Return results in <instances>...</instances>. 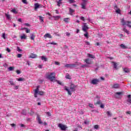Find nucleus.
I'll use <instances>...</instances> for the list:
<instances>
[{"mask_svg":"<svg viewBox=\"0 0 131 131\" xmlns=\"http://www.w3.org/2000/svg\"><path fill=\"white\" fill-rule=\"evenodd\" d=\"M55 65H58V66H60L61 64L58 61H55Z\"/></svg>","mask_w":131,"mask_h":131,"instance_id":"44","label":"nucleus"},{"mask_svg":"<svg viewBox=\"0 0 131 131\" xmlns=\"http://www.w3.org/2000/svg\"><path fill=\"white\" fill-rule=\"evenodd\" d=\"M41 59L42 61H45V62H47V61H48V58L44 56H41Z\"/></svg>","mask_w":131,"mask_h":131,"instance_id":"19","label":"nucleus"},{"mask_svg":"<svg viewBox=\"0 0 131 131\" xmlns=\"http://www.w3.org/2000/svg\"><path fill=\"white\" fill-rule=\"evenodd\" d=\"M70 4H73L75 3V0H69Z\"/></svg>","mask_w":131,"mask_h":131,"instance_id":"40","label":"nucleus"},{"mask_svg":"<svg viewBox=\"0 0 131 131\" xmlns=\"http://www.w3.org/2000/svg\"><path fill=\"white\" fill-rule=\"evenodd\" d=\"M2 37H3V38H4V39H6V33H3Z\"/></svg>","mask_w":131,"mask_h":131,"instance_id":"43","label":"nucleus"},{"mask_svg":"<svg viewBox=\"0 0 131 131\" xmlns=\"http://www.w3.org/2000/svg\"><path fill=\"white\" fill-rule=\"evenodd\" d=\"M9 82L11 85H14L15 83H14V80L13 79H11V80L9 81Z\"/></svg>","mask_w":131,"mask_h":131,"instance_id":"30","label":"nucleus"},{"mask_svg":"<svg viewBox=\"0 0 131 131\" xmlns=\"http://www.w3.org/2000/svg\"><path fill=\"white\" fill-rule=\"evenodd\" d=\"M84 36L85 37H89V33L86 32V33L84 34Z\"/></svg>","mask_w":131,"mask_h":131,"instance_id":"48","label":"nucleus"},{"mask_svg":"<svg viewBox=\"0 0 131 131\" xmlns=\"http://www.w3.org/2000/svg\"><path fill=\"white\" fill-rule=\"evenodd\" d=\"M58 126L60 128L61 130H66L67 129V126L63 124L59 123Z\"/></svg>","mask_w":131,"mask_h":131,"instance_id":"3","label":"nucleus"},{"mask_svg":"<svg viewBox=\"0 0 131 131\" xmlns=\"http://www.w3.org/2000/svg\"><path fill=\"white\" fill-rule=\"evenodd\" d=\"M69 12L70 15H71V16H72L73 13H74L75 12V10L74 9H72L71 8H69Z\"/></svg>","mask_w":131,"mask_h":131,"instance_id":"12","label":"nucleus"},{"mask_svg":"<svg viewBox=\"0 0 131 131\" xmlns=\"http://www.w3.org/2000/svg\"><path fill=\"white\" fill-rule=\"evenodd\" d=\"M30 38L32 40H34V38H35V36L33 34H32Z\"/></svg>","mask_w":131,"mask_h":131,"instance_id":"36","label":"nucleus"},{"mask_svg":"<svg viewBox=\"0 0 131 131\" xmlns=\"http://www.w3.org/2000/svg\"><path fill=\"white\" fill-rule=\"evenodd\" d=\"M81 6L82 9L83 10H85L86 9V8H85V6H86V2H85V1H84L83 3L81 4Z\"/></svg>","mask_w":131,"mask_h":131,"instance_id":"8","label":"nucleus"},{"mask_svg":"<svg viewBox=\"0 0 131 131\" xmlns=\"http://www.w3.org/2000/svg\"><path fill=\"white\" fill-rule=\"evenodd\" d=\"M24 25H25L26 26H27L28 27H30V25L28 23H25L24 24Z\"/></svg>","mask_w":131,"mask_h":131,"instance_id":"50","label":"nucleus"},{"mask_svg":"<svg viewBox=\"0 0 131 131\" xmlns=\"http://www.w3.org/2000/svg\"><path fill=\"white\" fill-rule=\"evenodd\" d=\"M24 81V78H19V79H18V81Z\"/></svg>","mask_w":131,"mask_h":131,"instance_id":"45","label":"nucleus"},{"mask_svg":"<svg viewBox=\"0 0 131 131\" xmlns=\"http://www.w3.org/2000/svg\"><path fill=\"white\" fill-rule=\"evenodd\" d=\"M126 26H128V27H129V28H131V22L129 21H126Z\"/></svg>","mask_w":131,"mask_h":131,"instance_id":"23","label":"nucleus"},{"mask_svg":"<svg viewBox=\"0 0 131 131\" xmlns=\"http://www.w3.org/2000/svg\"><path fill=\"white\" fill-rule=\"evenodd\" d=\"M53 18H54V19H60V18H61V17L59 15H57V16H54Z\"/></svg>","mask_w":131,"mask_h":131,"instance_id":"38","label":"nucleus"},{"mask_svg":"<svg viewBox=\"0 0 131 131\" xmlns=\"http://www.w3.org/2000/svg\"><path fill=\"white\" fill-rule=\"evenodd\" d=\"M120 47L122 49H127V47L125 46V45H123V44H121L120 45Z\"/></svg>","mask_w":131,"mask_h":131,"instance_id":"26","label":"nucleus"},{"mask_svg":"<svg viewBox=\"0 0 131 131\" xmlns=\"http://www.w3.org/2000/svg\"><path fill=\"white\" fill-rule=\"evenodd\" d=\"M10 12H11V13H13L14 14H18V11H17L15 9H13L10 11Z\"/></svg>","mask_w":131,"mask_h":131,"instance_id":"22","label":"nucleus"},{"mask_svg":"<svg viewBox=\"0 0 131 131\" xmlns=\"http://www.w3.org/2000/svg\"><path fill=\"white\" fill-rule=\"evenodd\" d=\"M66 77V78H67V79H71V77H70V75H69V74L67 75Z\"/></svg>","mask_w":131,"mask_h":131,"instance_id":"41","label":"nucleus"},{"mask_svg":"<svg viewBox=\"0 0 131 131\" xmlns=\"http://www.w3.org/2000/svg\"><path fill=\"white\" fill-rule=\"evenodd\" d=\"M89 106H90L91 108H94V104H92V103H89Z\"/></svg>","mask_w":131,"mask_h":131,"instance_id":"49","label":"nucleus"},{"mask_svg":"<svg viewBox=\"0 0 131 131\" xmlns=\"http://www.w3.org/2000/svg\"><path fill=\"white\" fill-rule=\"evenodd\" d=\"M5 16L7 20H11V15L8 13H5Z\"/></svg>","mask_w":131,"mask_h":131,"instance_id":"14","label":"nucleus"},{"mask_svg":"<svg viewBox=\"0 0 131 131\" xmlns=\"http://www.w3.org/2000/svg\"><path fill=\"white\" fill-rule=\"evenodd\" d=\"M105 107V105L103 104H101L100 105V108H104Z\"/></svg>","mask_w":131,"mask_h":131,"instance_id":"58","label":"nucleus"},{"mask_svg":"<svg viewBox=\"0 0 131 131\" xmlns=\"http://www.w3.org/2000/svg\"><path fill=\"white\" fill-rule=\"evenodd\" d=\"M30 115L32 116L34 114V112L33 111H31V112L30 113Z\"/></svg>","mask_w":131,"mask_h":131,"instance_id":"51","label":"nucleus"},{"mask_svg":"<svg viewBox=\"0 0 131 131\" xmlns=\"http://www.w3.org/2000/svg\"><path fill=\"white\" fill-rule=\"evenodd\" d=\"M46 114L48 116H51V113L49 112H48L46 113Z\"/></svg>","mask_w":131,"mask_h":131,"instance_id":"53","label":"nucleus"},{"mask_svg":"<svg viewBox=\"0 0 131 131\" xmlns=\"http://www.w3.org/2000/svg\"><path fill=\"white\" fill-rule=\"evenodd\" d=\"M94 127L95 129H98V128H99V125H95L94 126Z\"/></svg>","mask_w":131,"mask_h":131,"instance_id":"47","label":"nucleus"},{"mask_svg":"<svg viewBox=\"0 0 131 131\" xmlns=\"http://www.w3.org/2000/svg\"><path fill=\"white\" fill-rule=\"evenodd\" d=\"M116 13H120V9L116 10Z\"/></svg>","mask_w":131,"mask_h":131,"instance_id":"60","label":"nucleus"},{"mask_svg":"<svg viewBox=\"0 0 131 131\" xmlns=\"http://www.w3.org/2000/svg\"><path fill=\"white\" fill-rule=\"evenodd\" d=\"M106 114H107V116H110V117L112 116V114L109 111L106 112Z\"/></svg>","mask_w":131,"mask_h":131,"instance_id":"37","label":"nucleus"},{"mask_svg":"<svg viewBox=\"0 0 131 131\" xmlns=\"http://www.w3.org/2000/svg\"><path fill=\"white\" fill-rule=\"evenodd\" d=\"M127 102H128V103H130V104H131V99H129L127 100Z\"/></svg>","mask_w":131,"mask_h":131,"instance_id":"64","label":"nucleus"},{"mask_svg":"<svg viewBox=\"0 0 131 131\" xmlns=\"http://www.w3.org/2000/svg\"><path fill=\"white\" fill-rule=\"evenodd\" d=\"M26 33H30V29H28V28H26Z\"/></svg>","mask_w":131,"mask_h":131,"instance_id":"34","label":"nucleus"},{"mask_svg":"<svg viewBox=\"0 0 131 131\" xmlns=\"http://www.w3.org/2000/svg\"><path fill=\"white\" fill-rule=\"evenodd\" d=\"M123 31H124V32L126 33H127V34H129V31H128V30H127L126 28H125V27H124L123 28Z\"/></svg>","mask_w":131,"mask_h":131,"instance_id":"21","label":"nucleus"},{"mask_svg":"<svg viewBox=\"0 0 131 131\" xmlns=\"http://www.w3.org/2000/svg\"><path fill=\"white\" fill-rule=\"evenodd\" d=\"M38 122L39 124H42V122L41 121V119L39 116H37Z\"/></svg>","mask_w":131,"mask_h":131,"instance_id":"17","label":"nucleus"},{"mask_svg":"<svg viewBox=\"0 0 131 131\" xmlns=\"http://www.w3.org/2000/svg\"><path fill=\"white\" fill-rule=\"evenodd\" d=\"M114 10H118V7H117V5L115 4V5L114 6Z\"/></svg>","mask_w":131,"mask_h":131,"instance_id":"42","label":"nucleus"},{"mask_svg":"<svg viewBox=\"0 0 131 131\" xmlns=\"http://www.w3.org/2000/svg\"><path fill=\"white\" fill-rule=\"evenodd\" d=\"M37 9H39V4L38 3L34 4V9L37 10Z\"/></svg>","mask_w":131,"mask_h":131,"instance_id":"13","label":"nucleus"},{"mask_svg":"<svg viewBox=\"0 0 131 131\" xmlns=\"http://www.w3.org/2000/svg\"><path fill=\"white\" fill-rule=\"evenodd\" d=\"M38 68H39V69H41L42 68V65L40 64L38 66Z\"/></svg>","mask_w":131,"mask_h":131,"instance_id":"57","label":"nucleus"},{"mask_svg":"<svg viewBox=\"0 0 131 131\" xmlns=\"http://www.w3.org/2000/svg\"><path fill=\"white\" fill-rule=\"evenodd\" d=\"M88 56L89 58H91V59H95V56L91 54H88Z\"/></svg>","mask_w":131,"mask_h":131,"instance_id":"24","label":"nucleus"},{"mask_svg":"<svg viewBox=\"0 0 131 131\" xmlns=\"http://www.w3.org/2000/svg\"><path fill=\"white\" fill-rule=\"evenodd\" d=\"M37 55L31 53L30 55V58H32V59H35V58H37Z\"/></svg>","mask_w":131,"mask_h":131,"instance_id":"11","label":"nucleus"},{"mask_svg":"<svg viewBox=\"0 0 131 131\" xmlns=\"http://www.w3.org/2000/svg\"><path fill=\"white\" fill-rule=\"evenodd\" d=\"M101 104V101H97V102L95 103V105H100Z\"/></svg>","mask_w":131,"mask_h":131,"instance_id":"46","label":"nucleus"},{"mask_svg":"<svg viewBox=\"0 0 131 131\" xmlns=\"http://www.w3.org/2000/svg\"><path fill=\"white\" fill-rule=\"evenodd\" d=\"M22 2L24 4H27V0H22Z\"/></svg>","mask_w":131,"mask_h":131,"instance_id":"56","label":"nucleus"},{"mask_svg":"<svg viewBox=\"0 0 131 131\" xmlns=\"http://www.w3.org/2000/svg\"><path fill=\"white\" fill-rule=\"evenodd\" d=\"M117 95H118V96H120L121 95H122V92H116L115 95L116 97H117Z\"/></svg>","mask_w":131,"mask_h":131,"instance_id":"35","label":"nucleus"},{"mask_svg":"<svg viewBox=\"0 0 131 131\" xmlns=\"http://www.w3.org/2000/svg\"><path fill=\"white\" fill-rule=\"evenodd\" d=\"M57 3V6L58 7H60V6H61V4H62V2L61 1H56Z\"/></svg>","mask_w":131,"mask_h":131,"instance_id":"39","label":"nucleus"},{"mask_svg":"<svg viewBox=\"0 0 131 131\" xmlns=\"http://www.w3.org/2000/svg\"><path fill=\"white\" fill-rule=\"evenodd\" d=\"M37 94H38V89H35V92L34 94V96L35 98H37Z\"/></svg>","mask_w":131,"mask_h":131,"instance_id":"16","label":"nucleus"},{"mask_svg":"<svg viewBox=\"0 0 131 131\" xmlns=\"http://www.w3.org/2000/svg\"><path fill=\"white\" fill-rule=\"evenodd\" d=\"M70 20V18H64L63 19V21L64 22H66V23H69V21Z\"/></svg>","mask_w":131,"mask_h":131,"instance_id":"18","label":"nucleus"},{"mask_svg":"<svg viewBox=\"0 0 131 131\" xmlns=\"http://www.w3.org/2000/svg\"><path fill=\"white\" fill-rule=\"evenodd\" d=\"M6 51H7L8 53H11V49L8 48H7Z\"/></svg>","mask_w":131,"mask_h":131,"instance_id":"59","label":"nucleus"},{"mask_svg":"<svg viewBox=\"0 0 131 131\" xmlns=\"http://www.w3.org/2000/svg\"><path fill=\"white\" fill-rule=\"evenodd\" d=\"M26 35H25V34H23V35L21 36V39H26L27 37H26Z\"/></svg>","mask_w":131,"mask_h":131,"instance_id":"31","label":"nucleus"},{"mask_svg":"<svg viewBox=\"0 0 131 131\" xmlns=\"http://www.w3.org/2000/svg\"><path fill=\"white\" fill-rule=\"evenodd\" d=\"M43 36L45 38H53V36L50 33H46Z\"/></svg>","mask_w":131,"mask_h":131,"instance_id":"7","label":"nucleus"},{"mask_svg":"<svg viewBox=\"0 0 131 131\" xmlns=\"http://www.w3.org/2000/svg\"><path fill=\"white\" fill-rule=\"evenodd\" d=\"M100 81L99 79H94L91 81V83L92 84H98Z\"/></svg>","mask_w":131,"mask_h":131,"instance_id":"6","label":"nucleus"},{"mask_svg":"<svg viewBox=\"0 0 131 131\" xmlns=\"http://www.w3.org/2000/svg\"><path fill=\"white\" fill-rule=\"evenodd\" d=\"M53 45L54 46H57V45H58V43L53 41V42H50L47 44V45Z\"/></svg>","mask_w":131,"mask_h":131,"instance_id":"27","label":"nucleus"},{"mask_svg":"<svg viewBox=\"0 0 131 131\" xmlns=\"http://www.w3.org/2000/svg\"><path fill=\"white\" fill-rule=\"evenodd\" d=\"M38 94L40 95V96H42L43 95L45 94V92L42 91H38Z\"/></svg>","mask_w":131,"mask_h":131,"instance_id":"28","label":"nucleus"},{"mask_svg":"<svg viewBox=\"0 0 131 131\" xmlns=\"http://www.w3.org/2000/svg\"><path fill=\"white\" fill-rule=\"evenodd\" d=\"M80 19L82 20V21H84V17L83 16H81L80 17Z\"/></svg>","mask_w":131,"mask_h":131,"instance_id":"62","label":"nucleus"},{"mask_svg":"<svg viewBox=\"0 0 131 131\" xmlns=\"http://www.w3.org/2000/svg\"><path fill=\"white\" fill-rule=\"evenodd\" d=\"M10 125L12 126V127H15V126H16V125L14 123L10 124Z\"/></svg>","mask_w":131,"mask_h":131,"instance_id":"54","label":"nucleus"},{"mask_svg":"<svg viewBox=\"0 0 131 131\" xmlns=\"http://www.w3.org/2000/svg\"><path fill=\"white\" fill-rule=\"evenodd\" d=\"M14 67H10L8 69L9 70V71H13L14 69Z\"/></svg>","mask_w":131,"mask_h":131,"instance_id":"32","label":"nucleus"},{"mask_svg":"<svg viewBox=\"0 0 131 131\" xmlns=\"http://www.w3.org/2000/svg\"><path fill=\"white\" fill-rule=\"evenodd\" d=\"M119 86H120L119 84L115 83L113 85L112 88L113 89H118Z\"/></svg>","mask_w":131,"mask_h":131,"instance_id":"10","label":"nucleus"},{"mask_svg":"<svg viewBox=\"0 0 131 131\" xmlns=\"http://www.w3.org/2000/svg\"><path fill=\"white\" fill-rule=\"evenodd\" d=\"M84 124L89 125L90 123V121L89 120H86L84 121Z\"/></svg>","mask_w":131,"mask_h":131,"instance_id":"33","label":"nucleus"},{"mask_svg":"<svg viewBox=\"0 0 131 131\" xmlns=\"http://www.w3.org/2000/svg\"><path fill=\"white\" fill-rule=\"evenodd\" d=\"M21 57H22V54H17V58H21Z\"/></svg>","mask_w":131,"mask_h":131,"instance_id":"52","label":"nucleus"},{"mask_svg":"<svg viewBox=\"0 0 131 131\" xmlns=\"http://www.w3.org/2000/svg\"><path fill=\"white\" fill-rule=\"evenodd\" d=\"M121 23H122L123 26H124V25H126V21H125L124 19L123 18L121 19Z\"/></svg>","mask_w":131,"mask_h":131,"instance_id":"20","label":"nucleus"},{"mask_svg":"<svg viewBox=\"0 0 131 131\" xmlns=\"http://www.w3.org/2000/svg\"><path fill=\"white\" fill-rule=\"evenodd\" d=\"M46 78L49 79L50 81H54L56 80V73L55 72L50 73V74L47 73L46 74Z\"/></svg>","mask_w":131,"mask_h":131,"instance_id":"1","label":"nucleus"},{"mask_svg":"<svg viewBox=\"0 0 131 131\" xmlns=\"http://www.w3.org/2000/svg\"><path fill=\"white\" fill-rule=\"evenodd\" d=\"M22 114L24 115H26V112L25 111H23L22 112Z\"/></svg>","mask_w":131,"mask_h":131,"instance_id":"63","label":"nucleus"},{"mask_svg":"<svg viewBox=\"0 0 131 131\" xmlns=\"http://www.w3.org/2000/svg\"><path fill=\"white\" fill-rule=\"evenodd\" d=\"M84 62H85L86 64H88V65H91V64H94V61L90 59V58H86L84 59Z\"/></svg>","mask_w":131,"mask_h":131,"instance_id":"4","label":"nucleus"},{"mask_svg":"<svg viewBox=\"0 0 131 131\" xmlns=\"http://www.w3.org/2000/svg\"><path fill=\"white\" fill-rule=\"evenodd\" d=\"M123 71L125 73H129V72H130V70H129V69H128L127 68H124L123 69Z\"/></svg>","mask_w":131,"mask_h":131,"instance_id":"15","label":"nucleus"},{"mask_svg":"<svg viewBox=\"0 0 131 131\" xmlns=\"http://www.w3.org/2000/svg\"><path fill=\"white\" fill-rule=\"evenodd\" d=\"M16 72L17 74H20V73H21V72L19 70H16Z\"/></svg>","mask_w":131,"mask_h":131,"instance_id":"55","label":"nucleus"},{"mask_svg":"<svg viewBox=\"0 0 131 131\" xmlns=\"http://www.w3.org/2000/svg\"><path fill=\"white\" fill-rule=\"evenodd\" d=\"M76 64H66L64 66V67H66L67 68H74V67H76Z\"/></svg>","mask_w":131,"mask_h":131,"instance_id":"5","label":"nucleus"},{"mask_svg":"<svg viewBox=\"0 0 131 131\" xmlns=\"http://www.w3.org/2000/svg\"><path fill=\"white\" fill-rule=\"evenodd\" d=\"M113 63L115 69H117V63H115V62H113Z\"/></svg>","mask_w":131,"mask_h":131,"instance_id":"29","label":"nucleus"},{"mask_svg":"<svg viewBox=\"0 0 131 131\" xmlns=\"http://www.w3.org/2000/svg\"><path fill=\"white\" fill-rule=\"evenodd\" d=\"M89 29V27L86 25V24H84L83 28H82V30L83 31H84V32H86V30Z\"/></svg>","mask_w":131,"mask_h":131,"instance_id":"9","label":"nucleus"},{"mask_svg":"<svg viewBox=\"0 0 131 131\" xmlns=\"http://www.w3.org/2000/svg\"><path fill=\"white\" fill-rule=\"evenodd\" d=\"M75 89H76V85H74V84H71V87L70 88V90L68 89L67 87L65 88L64 90L68 92V95L71 96L72 95V93L71 92H75Z\"/></svg>","mask_w":131,"mask_h":131,"instance_id":"2","label":"nucleus"},{"mask_svg":"<svg viewBox=\"0 0 131 131\" xmlns=\"http://www.w3.org/2000/svg\"><path fill=\"white\" fill-rule=\"evenodd\" d=\"M39 20H40V22L43 23V17L41 16H38Z\"/></svg>","mask_w":131,"mask_h":131,"instance_id":"25","label":"nucleus"},{"mask_svg":"<svg viewBox=\"0 0 131 131\" xmlns=\"http://www.w3.org/2000/svg\"><path fill=\"white\" fill-rule=\"evenodd\" d=\"M56 81H57V83H58V84H60V85L62 84V83H61L60 81H58V80H56Z\"/></svg>","mask_w":131,"mask_h":131,"instance_id":"61","label":"nucleus"}]
</instances>
